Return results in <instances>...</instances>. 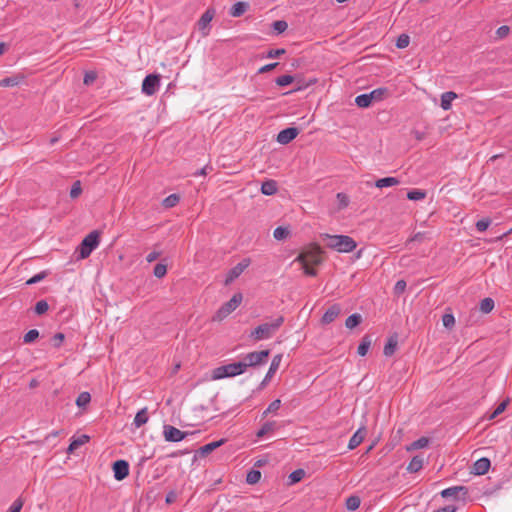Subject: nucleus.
I'll return each mask as SVG.
<instances>
[{"label": "nucleus", "instance_id": "f257e3e1", "mask_svg": "<svg viewBox=\"0 0 512 512\" xmlns=\"http://www.w3.org/2000/svg\"><path fill=\"white\" fill-rule=\"evenodd\" d=\"M322 238L326 241V246L340 253L352 252L356 246V241L347 235H330L323 234Z\"/></svg>", "mask_w": 512, "mask_h": 512}, {"label": "nucleus", "instance_id": "f03ea898", "mask_svg": "<svg viewBox=\"0 0 512 512\" xmlns=\"http://www.w3.org/2000/svg\"><path fill=\"white\" fill-rule=\"evenodd\" d=\"M284 323V317L278 316L271 322H265L258 325L253 331L250 333V338L255 341L270 339L282 326Z\"/></svg>", "mask_w": 512, "mask_h": 512}, {"label": "nucleus", "instance_id": "7ed1b4c3", "mask_svg": "<svg viewBox=\"0 0 512 512\" xmlns=\"http://www.w3.org/2000/svg\"><path fill=\"white\" fill-rule=\"evenodd\" d=\"M100 243V232L98 230H94L90 232L87 236L83 238L81 243L76 249L78 252L77 259L83 260L90 256V254L95 250Z\"/></svg>", "mask_w": 512, "mask_h": 512}, {"label": "nucleus", "instance_id": "20e7f679", "mask_svg": "<svg viewBox=\"0 0 512 512\" xmlns=\"http://www.w3.org/2000/svg\"><path fill=\"white\" fill-rule=\"evenodd\" d=\"M244 372L245 364L239 361L215 368L212 373V378L214 380H218L226 377L238 376L243 374Z\"/></svg>", "mask_w": 512, "mask_h": 512}, {"label": "nucleus", "instance_id": "39448f33", "mask_svg": "<svg viewBox=\"0 0 512 512\" xmlns=\"http://www.w3.org/2000/svg\"><path fill=\"white\" fill-rule=\"evenodd\" d=\"M322 251L319 247L314 246L308 250L301 252L295 261L301 265H319L322 263Z\"/></svg>", "mask_w": 512, "mask_h": 512}, {"label": "nucleus", "instance_id": "423d86ee", "mask_svg": "<svg viewBox=\"0 0 512 512\" xmlns=\"http://www.w3.org/2000/svg\"><path fill=\"white\" fill-rule=\"evenodd\" d=\"M270 355V350H261V351H254L250 352L245 355L242 363L245 364V371L248 367H256L258 365L264 364L267 362V359Z\"/></svg>", "mask_w": 512, "mask_h": 512}, {"label": "nucleus", "instance_id": "0eeeda50", "mask_svg": "<svg viewBox=\"0 0 512 512\" xmlns=\"http://www.w3.org/2000/svg\"><path fill=\"white\" fill-rule=\"evenodd\" d=\"M242 294L235 293L229 301L224 303L217 312V318L222 320L232 313L242 302Z\"/></svg>", "mask_w": 512, "mask_h": 512}, {"label": "nucleus", "instance_id": "6e6552de", "mask_svg": "<svg viewBox=\"0 0 512 512\" xmlns=\"http://www.w3.org/2000/svg\"><path fill=\"white\" fill-rule=\"evenodd\" d=\"M160 86V76L158 74L147 75L142 82V93L147 96L154 95Z\"/></svg>", "mask_w": 512, "mask_h": 512}, {"label": "nucleus", "instance_id": "1a4fd4ad", "mask_svg": "<svg viewBox=\"0 0 512 512\" xmlns=\"http://www.w3.org/2000/svg\"><path fill=\"white\" fill-rule=\"evenodd\" d=\"M190 434V432H183L171 425L163 426V436L167 442H180Z\"/></svg>", "mask_w": 512, "mask_h": 512}, {"label": "nucleus", "instance_id": "9d476101", "mask_svg": "<svg viewBox=\"0 0 512 512\" xmlns=\"http://www.w3.org/2000/svg\"><path fill=\"white\" fill-rule=\"evenodd\" d=\"M112 470L114 478L122 481L129 475V463L126 460H117L113 463Z\"/></svg>", "mask_w": 512, "mask_h": 512}, {"label": "nucleus", "instance_id": "9b49d317", "mask_svg": "<svg viewBox=\"0 0 512 512\" xmlns=\"http://www.w3.org/2000/svg\"><path fill=\"white\" fill-rule=\"evenodd\" d=\"M298 134L299 130L296 127H287L277 134L276 141L282 145H286L293 141Z\"/></svg>", "mask_w": 512, "mask_h": 512}, {"label": "nucleus", "instance_id": "f8f14e48", "mask_svg": "<svg viewBox=\"0 0 512 512\" xmlns=\"http://www.w3.org/2000/svg\"><path fill=\"white\" fill-rule=\"evenodd\" d=\"M215 15L214 9H207L197 22L198 30L202 32L204 36L208 35L209 24Z\"/></svg>", "mask_w": 512, "mask_h": 512}, {"label": "nucleus", "instance_id": "ddd939ff", "mask_svg": "<svg viewBox=\"0 0 512 512\" xmlns=\"http://www.w3.org/2000/svg\"><path fill=\"white\" fill-rule=\"evenodd\" d=\"M282 361V354H277L273 357L268 372L266 373L263 381L260 384V389L264 388L270 379L274 376Z\"/></svg>", "mask_w": 512, "mask_h": 512}, {"label": "nucleus", "instance_id": "4468645a", "mask_svg": "<svg viewBox=\"0 0 512 512\" xmlns=\"http://www.w3.org/2000/svg\"><path fill=\"white\" fill-rule=\"evenodd\" d=\"M249 265H250L249 258H244L242 261H240L236 266H234L228 272V275L226 278V283L232 282L233 280L238 278Z\"/></svg>", "mask_w": 512, "mask_h": 512}, {"label": "nucleus", "instance_id": "2eb2a0df", "mask_svg": "<svg viewBox=\"0 0 512 512\" xmlns=\"http://www.w3.org/2000/svg\"><path fill=\"white\" fill-rule=\"evenodd\" d=\"M490 466V460L486 457H482L474 462L471 473L474 475H484L488 472Z\"/></svg>", "mask_w": 512, "mask_h": 512}, {"label": "nucleus", "instance_id": "dca6fc26", "mask_svg": "<svg viewBox=\"0 0 512 512\" xmlns=\"http://www.w3.org/2000/svg\"><path fill=\"white\" fill-rule=\"evenodd\" d=\"M460 492H462V497L463 499H465L466 496L468 495V488L466 486H452L442 490L440 495L443 498L454 497L455 499H458L457 495Z\"/></svg>", "mask_w": 512, "mask_h": 512}, {"label": "nucleus", "instance_id": "f3484780", "mask_svg": "<svg viewBox=\"0 0 512 512\" xmlns=\"http://www.w3.org/2000/svg\"><path fill=\"white\" fill-rule=\"evenodd\" d=\"M366 432L367 431L365 426H361L360 428H358V430L352 435V437L349 440L348 449L353 450L356 447H358L364 440Z\"/></svg>", "mask_w": 512, "mask_h": 512}, {"label": "nucleus", "instance_id": "a211bd4d", "mask_svg": "<svg viewBox=\"0 0 512 512\" xmlns=\"http://www.w3.org/2000/svg\"><path fill=\"white\" fill-rule=\"evenodd\" d=\"M340 312H341V307H340L339 304L331 305L326 310L324 315L322 316V319H321L322 323L323 324H330L331 322H333L338 317Z\"/></svg>", "mask_w": 512, "mask_h": 512}, {"label": "nucleus", "instance_id": "6ab92c4d", "mask_svg": "<svg viewBox=\"0 0 512 512\" xmlns=\"http://www.w3.org/2000/svg\"><path fill=\"white\" fill-rule=\"evenodd\" d=\"M148 419V410L147 407H144L136 413L133 420V425L135 428H140L148 422Z\"/></svg>", "mask_w": 512, "mask_h": 512}, {"label": "nucleus", "instance_id": "aec40b11", "mask_svg": "<svg viewBox=\"0 0 512 512\" xmlns=\"http://www.w3.org/2000/svg\"><path fill=\"white\" fill-rule=\"evenodd\" d=\"M397 344V335L390 336L387 340V343L384 346L383 354L387 357L392 356L396 351Z\"/></svg>", "mask_w": 512, "mask_h": 512}, {"label": "nucleus", "instance_id": "412c9836", "mask_svg": "<svg viewBox=\"0 0 512 512\" xmlns=\"http://www.w3.org/2000/svg\"><path fill=\"white\" fill-rule=\"evenodd\" d=\"M277 189V182L273 179L266 180L261 185V192L267 196L274 195Z\"/></svg>", "mask_w": 512, "mask_h": 512}, {"label": "nucleus", "instance_id": "4be33fe9", "mask_svg": "<svg viewBox=\"0 0 512 512\" xmlns=\"http://www.w3.org/2000/svg\"><path fill=\"white\" fill-rule=\"evenodd\" d=\"M423 463V457L420 455H416L411 459L406 469L409 473H416L422 469Z\"/></svg>", "mask_w": 512, "mask_h": 512}, {"label": "nucleus", "instance_id": "5701e85b", "mask_svg": "<svg viewBox=\"0 0 512 512\" xmlns=\"http://www.w3.org/2000/svg\"><path fill=\"white\" fill-rule=\"evenodd\" d=\"M90 440V437L86 434H82L81 436L77 437V438H73L72 441L70 442L69 446H68V449L67 451L69 453H72L73 451H75L77 448H79L80 446L86 444L87 442H89Z\"/></svg>", "mask_w": 512, "mask_h": 512}, {"label": "nucleus", "instance_id": "b1692460", "mask_svg": "<svg viewBox=\"0 0 512 512\" xmlns=\"http://www.w3.org/2000/svg\"><path fill=\"white\" fill-rule=\"evenodd\" d=\"M248 8L249 4L247 2H236L230 9V15L233 17H240L247 11Z\"/></svg>", "mask_w": 512, "mask_h": 512}, {"label": "nucleus", "instance_id": "393cba45", "mask_svg": "<svg viewBox=\"0 0 512 512\" xmlns=\"http://www.w3.org/2000/svg\"><path fill=\"white\" fill-rule=\"evenodd\" d=\"M458 96L453 91H447L441 95V108L443 110H449L452 105V101Z\"/></svg>", "mask_w": 512, "mask_h": 512}, {"label": "nucleus", "instance_id": "a878e982", "mask_svg": "<svg viewBox=\"0 0 512 512\" xmlns=\"http://www.w3.org/2000/svg\"><path fill=\"white\" fill-rule=\"evenodd\" d=\"M225 439H220L218 441H213L208 444L203 445L199 448V453L201 456H206L210 454L212 451H214L216 448L220 447L222 444H224Z\"/></svg>", "mask_w": 512, "mask_h": 512}, {"label": "nucleus", "instance_id": "bb28decb", "mask_svg": "<svg viewBox=\"0 0 512 512\" xmlns=\"http://www.w3.org/2000/svg\"><path fill=\"white\" fill-rule=\"evenodd\" d=\"M369 94L371 96L372 102H379L388 96L389 90L388 88L380 87L372 90Z\"/></svg>", "mask_w": 512, "mask_h": 512}, {"label": "nucleus", "instance_id": "cd10ccee", "mask_svg": "<svg viewBox=\"0 0 512 512\" xmlns=\"http://www.w3.org/2000/svg\"><path fill=\"white\" fill-rule=\"evenodd\" d=\"M372 339L370 335H365L360 341V344L357 348V353L360 356H365L371 346Z\"/></svg>", "mask_w": 512, "mask_h": 512}, {"label": "nucleus", "instance_id": "c85d7f7f", "mask_svg": "<svg viewBox=\"0 0 512 512\" xmlns=\"http://www.w3.org/2000/svg\"><path fill=\"white\" fill-rule=\"evenodd\" d=\"M400 183L399 179L396 177H384L380 178L375 182V186L377 188H385L392 187L398 185Z\"/></svg>", "mask_w": 512, "mask_h": 512}, {"label": "nucleus", "instance_id": "c756f323", "mask_svg": "<svg viewBox=\"0 0 512 512\" xmlns=\"http://www.w3.org/2000/svg\"><path fill=\"white\" fill-rule=\"evenodd\" d=\"M277 423L275 421H267L265 422L261 428L257 431L256 436L258 438L264 437L269 432H272L276 429Z\"/></svg>", "mask_w": 512, "mask_h": 512}, {"label": "nucleus", "instance_id": "7c9ffc66", "mask_svg": "<svg viewBox=\"0 0 512 512\" xmlns=\"http://www.w3.org/2000/svg\"><path fill=\"white\" fill-rule=\"evenodd\" d=\"M21 80H23V76L20 75L6 77L0 80V87H14L19 85Z\"/></svg>", "mask_w": 512, "mask_h": 512}, {"label": "nucleus", "instance_id": "2f4dec72", "mask_svg": "<svg viewBox=\"0 0 512 512\" xmlns=\"http://www.w3.org/2000/svg\"><path fill=\"white\" fill-rule=\"evenodd\" d=\"M355 103L360 108H368L373 102L369 93L360 94L355 98Z\"/></svg>", "mask_w": 512, "mask_h": 512}, {"label": "nucleus", "instance_id": "473e14b6", "mask_svg": "<svg viewBox=\"0 0 512 512\" xmlns=\"http://www.w3.org/2000/svg\"><path fill=\"white\" fill-rule=\"evenodd\" d=\"M494 306H495L494 300L490 297H486L483 300H481L479 309L482 313L488 314L494 309Z\"/></svg>", "mask_w": 512, "mask_h": 512}, {"label": "nucleus", "instance_id": "72a5a7b5", "mask_svg": "<svg viewBox=\"0 0 512 512\" xmlns=\"http://www.w3.org/2000/svg\"><path fill=\"white\" fill-rule=\"evenodd\" d=\"M361 499L357 495H351L346 499V508L349 511H355L359 508Z\"/></svg>", "mask_w": 512, "mask_h": 512}, {"label": "nucleus", "instance_id": "f704fd0d", "mask_svg": "<svg viewBox=\"0 0 512 512\" xmlns=\"http://www.w3.org/2000/svg\"><path fill=\"white\" fill-rule=\"evenodd\" d=\"M362 322V316L358 313L351 314L345 321V326L348 329L357 327Z\"/></svg>", "mask_w": 512, "mask_h": 512}, {"label": "nucleus", "instance_id": "c9c22d12", "mask_svg": "<svg viewBox=\"0 0 512 512\" xmlns=\"http://www.w3.org/2000/svg\"><path fill=\"white\" fill-rule=\"evenodd\" d=\"M91 401V395L89 392H81L77 399H76V405L79 407V408H84L86 407Z\"/></svg>", "mask_w": 512, "mask_h": 512}, {"label": "nucleus", "instance_id": "e433bc0d", "mask_svg": "<svg viewBox=\"0 0 512 512\" xmlns=\"http://www.w3.org/2000/svg\"><path fill=\"white\" fill-rule=\"evenodd\" d=\"M261 478V472L256 469H251L246 476V482L250 485L256 484Z\"/></svg>", "mask_w": 512, "mask_h": 512}, {"label": "nucleus", "instance_id": "4c0bfd02", "mask_svg": "<svg viewBox=\"0 0 512 512\" xmlns=\"http://www.w3.org/2000/svg\"><path fill=\"white\" fill-rule=\"evenodd\" d=\"M180 201V197L179 195L177 194H171L169 196H167L163 201H162V205L165 207V208H172L174 206H176Z\"/></svg>", "mask_w": 512, "mask_h": 512}, {"label": "nucleus", "instance_id": "58836bf2", "mask_svg": "<svg viewBox=\"0 0 512 512\" xmlns=\"http://www.w3.org/2000/svg\"><path fill=\"white\" fill-rule=\"evenodd\" d=\"M426 197V192L420 189H412L408 191L407 198L412 201L422 200Z\"/></svg>", "mask_w": 512, "mask_h": 512}, {"label": "nucleus", "instance_id": "ea45409f", "mask_svg": "<svg viewBox=\"0 0 512 512\" xmlns=\"http://www.w3.org/2000/svg\"><path fill=\"white\" fill-rule=\"evenodd\" d=\"M305 471L303 469H296L288 476L289 484H295L303 479Z\"/></svg>", "mask_w": 512, "mask_h": 512}, {"label": "nucleus", "instance_id": "a19ab883", "mask_svg": "<svg viewBox=\"0 0 512 512\" xmlns=\"http://www.w3.org/2000/svg\"><path fill=\"white\" fill-rule=\"evenodd\" d=\"M295 78L292 75H282L275 79V83L280 87H285L294 82Z\"/></svg>", "mask_w": 512, "mask_h": 512}, {"label": "nucleus", "instance_id": "79ce46f5", "mask_svg": "<svg viewBox=\"0 0 512 512\" xmlns=\"http://www.w3.org/2000/svg\"><path fill=\"white\" fill-rule=\"evenodd\" d=\"M289 233L287 228L279 226L274 230L273 236L276 240H284L288 237Z\"/></svg>", "mask_w": 512, "mask_h": 512}, {"label": "nucleus", "instance_id": "37998d69", "mask_svg": "<svg viewBox=\"0 0 512 512\" xmlns=\"http://www.w3.org/2000/svg\"><path fill=\"white\" fill-rule=\"evenodd\" d=\"M510 400L509 398H507L506 400L502 401L497 407L496 409L493 411V413L490 415V419H494L496 418L497 416H499L500 414H502L505 409L507 408L508 404H509Z\"/></svg>", "mask_w": 512, "mask_h": 512}, {"label": "nucleus", "instance_id": "c03bdc74", "mask_svg": "<svg viewBox=\"0 0 512 512\" xmlns=\"http://www.w3.org/2000/svg\"><path fill=\"white\" fill-rule=\"evenodd\" d=\"M409 43H410L409 35L403 33L398 36V38L396 40V47L399 49H404L409 45Z\"/></svg>", "mask_w": 512, "mask_h": 512}, {"label": "nucleus", "instance_id": "a18cd8bd", "mask_svg": "<svg viewBox=\"0 0 512 512\" xmlns=\"http://www.w3.org/2000/svg\"><path fill=\"white\" fill-rule=\"evenodd\" d=\"M167 273V265L163 263H158L155 265L153 274L156 278H162Z\"/></svg>", "mask_w": 512, "mask_h": 512}, {"label": "nucleus", "instance_id": "49530a36", "mask_svg": "<svg viewBox=\"0 0 512 512\" xmlns=\"http://www.w3.org/2000/svg\"><path fill=\"white\" fill-rule=\"evenodd\" d=\"M49 309V305L46 300H40L36 303L34 311L37 315L46 313Z\"/></svg>", "mask_w": 512, "mask_h": 512}, {"label": "nucleus", "instance_id": "de8ad7c7", "mask_svg": "<svg viewBox=\"0 0 512 512\" xmlns=\"http://www.w3.org/2000/svg\"><path fill=\"white\" fill-rule=\"evenodd\" d=\"M39 337V331L37 329L29 330L23 337V342L26 344L32 343Z\"/></svg>", "mask_w": 512, "mask_h": 512}, {"label": "nucleus", "instance_id": "09e8293b", "mask_svg": "<svg viewBox=\"0 0 512 512\" xmlns=\"http://www.w3.org/2000/svg\"><path fill=\"white\" fill-rule=\"evenodd\" d=\"M272 27H273L274 31L276 32V34H281L287 30L288 24L284 20H277V21L273 22Z\"/></svg>", "mask_w": 512, "mask_h": 512}, {"label": "nucleus", "instance_id": "8fccbe9b", "mask_svg": "<svg viewBox=\"0 0 512 512\" xmlns=\"http://www.w3.org/2000/svg\"><path fill=\"white\" fill-rule=\"evenodd\" d=\"M490 224H491V219L487 217V218H482V219L478 220L475 224V227H476L477 231L484 232L488 229Z\"/></svg>", "mask_w": 512, "mask_h": 512}, {"label": "nucleus", "instance_id": "3c124183", "mask_svg": "<svg viewBox=\"0 0 512 512\" xmlns=\"http://www.w3.org/2000/svg\"><path fill=\"white\" fill-rule=\"evenodd\" d=\"M337 201H338V208L344 209L349 205V197L342 192L337 193L336 195Z\"/></svg>", "mask_w": 512, "mask_h": 512}, {"label": "nucleus", "instance_id": "603ef678", "mask_svg": "<svg viewBox=\"0 0 512 512\" xmlns=\"http://www.w3.org/2000/svg\"><path fill=\"white\" fill-rule=\"evenodd\" d=\"M442 323H443V326L448 328V329H452L455 325V317L453 314H444L442 316Z\"/></svg>", "mask_w": 512, "mask_h": 512}, {"label": "nucleus", "instance_id": "864d4df0", "mask_svg": "<svg viewBox=\"0 0 512 512\" xmlns=\"http://www.w3.org/2000/svg\"><path fill=\"white\" fill-rule=\"evenodd\" d=\"M406 286H407V284H406L405 280H403V279L398 280L395 283L394 288H393L394 294L397 296H400L401 294L404 293Z\"/></svg>", "mask_w": 512, "mask_h": 512}, {"label": "nucleus", "instance_id": "5fc2aeb1", "mask_svg": "<svg viewBox=\"0 0 512 512\" xmlns=\"http://www.w3.org/2000/svg\"><path fill=\"white\" fill-rule=\"evenodd\" d=\"M82 192L80 181H75L70 190V197L72 199L77 198Z\"/></svg>", "mask_w": 512, "mask_h": 512}, {"label": "nucleus", "instance_id": "6e6d98bb", "mask_svg": "<svg viewBox=\"0 0 512 512\" xmlns=\"http://www.w3.org/2000/svg\"><path fill=\"white\" fill-rule=\"evenodd\" d=\"M47 276V272L46 271H42L36 275H34L33 277H31L30 279H28L26 281V284L27 285H33V284H36L40 281H42L44 278H46Z\"/></svg>", "mask_w": 512, "mask_h": 512}, {"label": "nucleus", "instance_id": "4d7b16f0", "mask_svg": "<svg viewBox=\"0 0 512 512\" xmlns=\"http://www.w3.org/2000/svg\"><path fill=\"white\" fill-rule=\"evenodd\" d=\"M429 440L426 437H421L411 444L412 449H421L428 445Z\"/></svg>", "mask_w": 512, "mask_h": 512}, {"label": "nucleus", "instance_id": "13d9d810", "mask_svg": "<svg viewBox=\"0 0 512 512\" xmlns=\"http://www.w3.org/2000/svg\"><path fill=\"white\" fill-rule=\"evenodd\" d=\"M285 53H286V50L284 48L270 49L267 52L265 57L269 58V59H273V58H278V57H280L281 55H283Z\"/></svg>", "mask_w": 512, "mask_h": 512}, {"label": "nucleus", "instance_id": "bf43d9fd", "mask_svg": "<svg viewBox=\"0 0 512 512\" xmlns=\"http://www.w3.org/2000/svg\"><path fill=\"white\" fill-rule=\"evenodd\" d=\"M23 505H24V501L21 497H19L16 500H14V502L12 503V505L9 508V512H20Z\"/></svg>", "mask_w": 512, "mask_h": 512}, {"label": "nucleus", "instance_id": "052dcab7", "mask_svg": "<svg viewBox=\"0 0 512 512\" xmlns=\"http://www.w3.org/2000/svg\"><path fill=\"white\" fill-rule=\"evenodd\" d=\"M64 339H65V335L63 333H61V332L56 333L52 338L53 346L56 348H59L61 346V344L63 343Z\"/></svg>", "mask_w": 512, "mask_h": 512}, {"label": "nucleus", "instance_id": "680f3d73", "mask_svg": "<svg viewBox=\"0 0 512 512\" xmlns=\"http://www.w3.org/2000/svg\"><path fill=\"white\" fill-rule=\"evenodd\" d=\"M97 78V74L94 71L86 72L84 75V84L89 85L93 83Z\"/></svg>", "mask_w": 512, "mask_h": 512}, {"label": "nucleus", "instance_id": "e2e57ef3", "mask_svg": "<svg viewBox=\"0 0 512 512\" xmlns=\"http://www.w3.org/2000/svg\"><path fill=\"white\" fill-rule=\"evenodd\" d=\"M277 66H279V62H273V63L266 64V65L262 66L261 68H259L258 74H263V73L269 72V71L275 69Z\"/></svg>", "mask_w": 512, "mask_h": 512}, {"label": "nucleus", "instance_id": "0e129e2a", "mask_svg": "<svg viewBox=\"0 0 512 512\" xmlns=\"http://www.w3.org/2000/svg\"><path fill=\"white\" fill-rule=\"evenodd\" d=\"M510 32V28L507 25H502L496 30V34L499 38L506 37Z\"/></svg>", "mask_w": 512, "mask_h": 512}, {"label": "nucleus", "instance_id": "69168bd1", "mask_svg": "<svg viewBox=\"0 0 512 512\" xmlns=\"http://www.w3.org/2000/svg\"><path fill=\"white\" fill-rule=\"evenodd\" d=\"M281 406V400L280 399H276L274 401H272L269 406L267 407L268 411H270L271 413H275L276 411L279 410Z\"/></svg>", "mask_w": 512, "mask_h": 512}, {"label": "nucleus", "instance_id": "338daca9", "mask_svg": "<svg viewBox=\"0 0 512 512\" xmlns=\"http://www.w3.org/2000/svg\"><path fill=\"white\" fill-rule=\"evenodd\" d=\"M312 265H302L304 269V273L308 276L315 277L317 275V271L311 267Z\"/></svg>", "mask_w": 512, "mask_h": 512}, {"label": "nucleus", "instance_id": "774afa93", "mask_svg": "<svg viewBox=\"0 0 512 512\" xmlns=\"http://www.w3.org/2000/svg\"><path fill=\"white\" fill-rule=\"evenodd\" d=\"M176 499H177V493L175 491H169L166 494L165 502L167 504H171V503L175 502Z\"/></svg>", "mask_w": 512, "mask_h": 512}]
</instances>
